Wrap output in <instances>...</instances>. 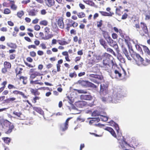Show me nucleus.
<instances>
[{
    "instance_id": "32",
    "label": "nucleus",
    "mask_w": 150,
    "mask_h": 150,
    "mask_svg": "<svg viewBox=\"0 0 150 150\" xmlns=\"http://www.w3.org/2000/svg\"><path fill=\"white\" fill-rule=\"evenodd\" d=\"M99 42L100 44L105 49L108 47L107 43L103 39H100L99 40Z\"/></svg>"
},
{
    "instance_id": "48",
    "label": "nucleus",
    "mask_w": 150,
    "mask_h": 150,
    "mask_svg": "<svg viewBox=\"0 0 150 150\" xmlns=\"http://www.w3.org/2000/svg\"><path fill=\"white\" fill-rule=\"evenodd\" d=\"M35 96L32 100V102L34 103H35L37 102V100H38L41 98L40 97L37 96Z\"/></svg>"
},
{
    "instance_id": "35",
    "label": "nucleus",
    "mask_w": 150,
    "mask_h": 150,
    "mask_svg": "<svg viewBox=\"0 0 150 150\" xmlns=\"http://www.w3.org/2000/svg\"><path fill=\"white\" fill-rule=\"evenodd\" d=\"M117 59L122 63H125L126 60L120 54H118L117 56Z\"/></svg>"
},
{
    "instance_id": "14",
    "label": "nucleus",
    "mask_w": 150,
    "mask_h": 150,
    "mask_svg": "<svg viewBox=\"0 0 150 150\" xmlns=\"http://www.w3.org/2000/svg\"><path fill=\"white\" fill-rule=\"evenodd\" d=\"M10 92H11V94H13L14 95L17 96L18 95H20L21 96L24 98L26 99L28 98L27 96L25 95L23 93L20 91L17 90H15L11 92V90L10 91Z\"/></svg>"
},
{
    "instance_id": "26",
    "label": "nucleus",
    "mask_w": 150,
    "mask_h": 150,
    "mask_svg": "<svg viewBox=\"0 0 150 150\" xmlns=\"http://www.w3.org/2000/svg\"><path fill=\"white\" fill-rule=\"evenodd\" d=\"M7 81L6 80L4 81L1 83V87L0 88V93L2 92L5 89L7 84Z\"/></svg>"
},
{
    "instance_id": "38",
    "label": "nucleus",
    "mask_w": 150,
    "mask_h": 150,
    "mask_svg": "<svg viewBox=\"0 0 150 150\" xmlns=\"http://www.w3.org/2000/svg\"><path fill=\"white\" fill-rule=\"evenodd\" d=\"M33 109L40 113V114H42L43 113V111L40 108H38L36 107H34L33 108Z\"/></svg>"
},
{
    "instance_id": "27",
    "label": "nucleus",
    "mask_w": 150,
    "mask_h": 150,
    "mask_svg": "<svg viewBox=\"0 0 150 150\" xmlns=\"http://www.w3.org/2000/svg\"><path fill=\"white\" fill-rule=\"evenodd\" d=\"M88 81L83 80H80L78 81L77 83L82 86H87Z\"/></svg>"
},
{
    "instance_id": "40",
    "label": "nucleus",
    "mask_w": 150,
    "mask_h": 150,
    "mask_svg": "<svg viewBox=\"0 0 150 150\" xmlns=\"http://www.w3.org/2000/svg\"><path fill=\"white\" fill-rule=\"evenodd\" d=\"M4 67L7 69H10L11 68V63L7 61H5L4 63Z\"/></svg>"
},
{
    "instance_id": "46",
    "label": "nucleus",
    "mask_w": 150,
    "mask_h": 150,
    "mask_svg": "<svg viewBox=\"0 0 150 150\" xmlns=\"http://www.w3.org/2000/svg\"><path fill=\"white\" fill-rule=\"evenodd\" d=\"M95 60L91 58L89 59L88 61V64L90 66H92L95 64Z\"/></svg>"
},
{
    "instance_id": "63",
    "label": "nucleus",
    "mask_w": 150,
    "mask_h": 150,
    "mask_svg": "<svg viewBox=\"0 0 150 150\" xmlns=\"http://www.w3.org/2000/svg\"><path fill=\"white\" fill-rule=\"evenodd\" d=\"M13 114L18 117H20L21 115H22V113L21 112H18L16 111L13 112Z\"/></svg>"
},
{
    "instance_id": "49",
    "label": "nucleus",
    "mask_w": 150,
    "mask_h": 150,
    "mask_svg": "<svg viewBox=\"0 0 150 150\" xmlns=\"http://www.w3.org/2000/svg\"><path fill=\"white\" fill-rule=\"evenodd\" d=\"M74 90L77 91L79 93H87V91L86 90H78L74 89Z\"/></svg>"
},
{
    "instance_id": "1",
    "label": "nucleus",
    "mask_w": 150,
    "mask_h": 150,
    "mask_svg": "<svg viewBox=\"0 0 150 150\" xmlns=\"http://www.w3.org/2000/svg\"><path fill=\"white\" fill-rule=\"evenodd\" d=\"M103 56V67L105 70L109 72L112 69H114L117 67V65L111 55L107 53H105Z\"/></svg>"
},
{
    "instance_id": "11",
    "label": "nucleus",
    "mask_w": 150,
    "mask_h": 150,
    "mask_svg": "<svg viewBox=\"0 0 150 150\" xmlns=\"http://www.w3.org/2000/svg\"><path fill=\"white\" fill-rule=\"evenodd\" d=\"M45 33V34H47V35H45V37H43V39L45 40H47L49 39L52 38L53 35L52 34H49L50 32V29L48 27H46L44 29Z\"/></svg>"
},
{
    "instance_id": "9",
    "label": "nucleus",
    "mask_w": 150,
    "mask_h": 150,
    "mask_svg": "<svg viewBox=\"0 0 150 150\" xmlns=\"http://www.w3.org/2000/svg\"><path fill=\"white\" fill-rule=\"evenodd\" d=\"M70 119L71 118H68L66 120L65 123L60 125V129L62 131H64L67 129L68 127L69 122Z\"/></svg>"
},
{
    "instance_id": "29",
    "label": "nucleus",
    "mask_w": 150,
    "mask_h": 150,
    "mask_svg": "<svg viewBox=\"0 0 150 150\" xmlns=\"http://www.w3.org/2000/svg\"><path fill=\"white\" fill-rule=\"evenodd\" d=\"M28 14L31 16H35L36 15L38 11L35 9H33L28 11Z\"/></svg>"
},
{
    "instance_id": "51",
    "label": "nucleus",
    "mask_w": 150,
    "mask_h": 150,
    "mask_svg": "<svg viewBox=\"0 0 150 150\" xmlns=\"http://www.w3.org/2000/svg\"><path fill=\"white\" fill-rule=\"evenodd\" d=\"M107 88V87L104 84H101L100 85V91L103 92Z\"/></svg>"
},
{
    "instance_id": "60",
    "label": "nucleus",
    "mask_w": 150,
    "mask_h": 150,
    "mask_svg": "<svg viewBox=\"0 0 150 150\" xmlns=\"http://www.w3.org/2000/svg\"><path fill=\"white\" fill-rule=\"evenodd\" d=\"M24 63L25 65L29 68H33L35 67V65H32L28 63L27 62H25Z\"/></svg>"
},
{
    "instance_id": "20",
    "label": "nucleus",
    "mask_w": 150,
    "mask_h": 150,
    "mask_svg": "<svg viewBox=\"0 0 150 150\" xmlns=\"http://www.w3.org/2000/svg\"><path fill=\"white\" fill-rule=\"evenodd\" d=\"M18 79L20 81H22L24 85L27 84L28 82V77L27 76H20Z\"/></svg>"
},
{
    "instance_id": "7",
    "label": "nucleus",
    "mask_w": 150,
    "mask_h": 150,
    "mask_svg": "<svg viewBox=\"0 0 150 150\" xmlns=\"http://www.w3.org/2000/svg\"><path fill=\"white\" fill-rule=\"evenodd\" d=\"M7 46L9 48L11 49L9 50L8 52L9 54L14 53L16 52V49L17 47V46L15 43L12 42H8L6 44Z\"/></svg>"
},
{
    "instance_id": "37",
    "label": "nucleus",
    "mask_w": 150,
    "mask_h": 150,
    "mask_svg": "<svg viewBox=\"0 0 150 150\" xmlns=\"http://www.w3.org/2000/svg\"><path fill=\"white\" fill-rule=\"evenodd\" d=\"M122 94L120 93H119L118 92L114 94L113 98L116 100H119L120 98L121 97Z\"/></svg>"
},
{
    "instance_id": "53",
    "label": "nucleus",
    "mask_w": 150,
    "mask_h": 150,
    "mask_svg": "<svg viewBox=\"0 0 150 150\" xmlns=\"http://www.w3.org/2000/svg\"><path fill=\"white\" fill-rule=\"evenodd\" d=\"M9 56V59L10 60H13L15 59L16 57V54L13 53H11Z\"/></svg>"
},
{
    "instance_id": "61",
    "label": "nucleus",
    "mask_w": 150,
    "mask_h": 150,
    "mask_svg": "<svg viewBox=\"0 0 150 150\" xmlns=\"http://www.w3.org/2000/svg\"><path fill=\"white\" fill-rule=\"evenodd\" d=\"M127 16H128L127 14L126 13H125L122 16V17H121V19L122 20L126 19L127 18Z\"/></svg>"
},
{
    "instance_id": "12",
    "label": "nucleus",
    "mask_w": 150,
    "mask_h": 150,
    "mask_svg": "<svg viewBox=\"0 0 150 150\" xmlns=\"http://www.w3.org/2000/svg\"><path fill=\"white\" fill-rule=\"evenodd\" d=\"M71 41V40L70 38H69L67 41L64 38H62L61 40H57V42L60 45H64L69 44Z\"/></svg>"
},
{
    "instance_id": "10",
    "label": "nucleus",
    "mask_w": 150,
    "mask_h": 150,
    "mask_svg": "<svg viewBox=\"0 0 150 150\" xmlns=\"http://www.w3.org/2000/svg\"><path fill=\"white\" fill-rule=\"evenodd\" d=\"M106 40L110 46L113 47L115 49H117L118 48V45L116 41H114L110 37L106 39Z\"/></svg>"
},
{
    "instance_id": "64",
    "label": "nucleus",
    "mask_w": 150,
    "mask_h": 150,
    "mask_svg": "<svg viewBox=\"0 0 150 150\" xmlns=\"http://www.w3.org/2000/svg\"><path fill=\"white\" fill-rule=\"evenodd\" d=\"M112 37L114 39H117L118 35L117 34L115 33H113L112 34Z\"/></svg>"
},
{
    "instance_id": "43",
    "label": "nucleus",
    "mask_w": 150,
    "mask_h": 150,
    "mask_svg": "<svg viewBox=\"0 0 150 150\" xmlns=\"http://www.w3.org/2000/svg\"><path fill=\"white\" fill-rule=\"evenodd\" d=\"M24 13L23 11H21L18 12L16 15L17 16L20 18H21L24 15Z\"/></svg>"
},
{
    "instance_id": "30",
    "label": "nucleus",
    "mask_w": 150,
    "mask_h": 150,
    "mask_svg": "<svg viewBox=\"0 0 150 150\" xmlns=\"http://www.w3.org/2000/svg\"><path fill=\"white\" fill-rule=\"evenodd\" d=\"M99 12L102 15L104 16H112L114 14L113 13L110 12L109 13L104 11H99Z\"/></svg>"
},
{
    "instance_id": "19",
    "label": "nucleus",
    "mask_w": 150,
    "mask_h": 150,
    "mask_svg": "<svg viewBox=\"0 0 150 150\" xmlns=\"http://www.w3.org/2000/svg\"><path fill=\"white\" fill-rule=\"evenodd\" d=\"M14 126L13 125H11L10 126L7 127L3 129L5 133L6 134H9L14 129Z\"/></svg>"
},
{
    "instance_id": "42",
    "label": "nucleus",
    "mask_w": 150,
    "mask_h": 150,
    "mask_svg": "<svg viewBox=\"0 0 150 150\" xmlns=\"http://www.w3.org/2000/svg\"><path fill=\"white\" fill-rule=\"evenodd\" d=\"M120 146L122 148H125V145L127 144V142L125 141V139H124L122 141H121V142H120Z\"/></svg>"
},
{
    "instance_id": "55",
    "label": "nucleus",
    "mask_w": 150,
    "mask_h": 150,
    "mask_svg": "<svg viewBox=\"0 0 150 150\" xmlns=\"http://www.w3.org/2000/svg\"><path fill=\"white\" fill-rule=\"evenodd\" d=\"M40 25H42L44 26H46L48 24V22L46 20H43L41 21L40 22Z\"/></svg>"
},
{
    "instance_id": "18",
    "label": "nucleus",
    "mask_w": 150,
    "mask_h": 150,
    "mask_svg": "<svg viewBox=\"0 0 150 150\" xmlns=\"http://www.w3.org/2000/svg\"><path fill=\"white\" fill-rule=\"evenodd\" d=\"M122 50L123 53L125 54V56H126V57L127 59L128 60L131 61L132 59L131 58L130 56L129 53L127 49L125 47H124L123 45L122 46Z\"/></svg>"
},
{
    "instance_id": "57",
    "label": "nucleus",
    "mask_w": 150,
    "mask_h": 150,
    "mask_svg": "<svg viewBox=\"0 0 150 150\" xmlns=\"http://www.w3.org/2000/svg\"><path fill=\"white\" fill-rule=\"evenodd\" d=\"M3 6L4 7H9L10 6V1H9L8 2H5L2 4Z\"/></svg>"
},
{
    "instance_id": "22",
    "label": "nucleus",
    "mask_w": 150,
    "mask_h": 150,
    "mask_svg": "<svg viewBox=\"0 0 150 150\" xmlns=\"http://www.w3.org/2000/svg\"><path fill=\"white\" fill-rule=\"evenodd\" d=\"M81 99L86 100H91L93 99L92 97L89 95H81Z\"/></svg>"
},
{
    "instance_id": "13",
    "label": "nucleus",
    "mask_w": 150,
    "mask_h": 150,
    "mask_svg": "<svg viewBox=\"0 0 150 150\" xmlns=\"http://www.w3.org/2000/svg\"><path fill=\"white\" fill-rule=\"evenodd\" d=\"M59 3H60L62 0H56ZM46 5L49 7H51L54 5L55 1L54 0H45Z\"/></svg>"
},
{
    "instance_id": "45",
    "label": "nucleus",
    "mask_w": 150,
    "mask_h": 150,
    "mask_svg": "<svg viewBox=\"0 0 150 150\" xmlns=\"http://www.w3.org/2000/svg\"><path fill=\"white\" fill-rule=\"evenodd\" d=\"M105 49L106 50V51L110 53L111 54H112L113 55L115 56L116 54L113 51V50L111 48L108 47H107Z\"/></svg>"
},
{
    "instance_id": "23",
    "label": "nucleus",
    "mask_w": 150,
    "mask_h": 150,
    "mask_svg": "<svg viewBox=\"0 0 150 150\" xmlns=\"http://www.w3.org/2000/svg\"><path fill=\"white\" fill-rule=\"evenodd\" d=\"M125 41L126 42L128 48L132 51H133V50L132 49L133 45H132V43H133V44L135 45V44H136L135 43L134 41L132 40H130L129 42H128L126 39L125 40Z\"/></svg>"
},
{
    "instance_id": "47",
    "label": "nucleus",
    "mask_w": 150,
    "mask_h": 150,
    "mask_svg": "<svg viewBox=\"0 0 150 150\" xmlns=\"http://www.w3.org/2000/svg\"><path fill=\"white\" fill-rule=\"evenodd\" d=\"M87 86L95 89L97 87V86L96 85L93 83L89 81L88 82Z\"/></svg>"
},
{
    "instance_id": "56",
    "label": "nucleus",
    "mask_w": 150,
    "mask_h": 150,
    "mask_svg": "<svg viewBox=\"0 0 150 150\" xmlns=\"http://www.w3.org/2000/svg\"><path fill=\"white\" fill-rule=\"evenodd\" d=\"M69 76L71 78L76 77L77 76V74L75 71L73 73H70L69 74Z\"/></svg>"
},
{
    "instance_id": "5",
    "label": "nucleus",
    "mask_w": 150,
    "mask_h": 150,
    "mask_svg": "<svg viewBox=\"0 0 150 150\" xmlns=\"http://www.w3.org/2000/svg\"><path fill=\"white\" fill-rule=\"evenodd\" d=\"M89 77L91 81L98 85L100 83L101 81L103 79V77L101 74H90Z\"/></svg>"
},
{
    "instance_id": "24",
    "label": "nucleus",
    "mask_w": 150,
    "mask_h": 150,
    "mask_svg": "<svg viewBox=\"0 0 150 150\" xmlns=\"http://www.w3.org/2000/svg\"><path fill=\"white\" fill-rule=\"evenodd\" d=\"M113 29L115 32L117 33H119L121 36L122 38H124V33L122 30L120 29H119L115 27H114Z\"/></svg>"
},
{
    "instance_id": "52",
    "label": "nucleus",
    "mask_w": 150,
    "mask_h": 150,
    "mask_svg": "<svg viewBox=\"0 0 150 150\" xmlns=\"http://www.w3.org/2000/svg\"><path fill=\"white\" fill-rule=\"evenodd\" d=\"M7 88L9 90L15 89L16 88V87L14 85L11 84H8L7 86Z\"/></svg>"
},
{
    "instance_id": "15",
    "label": "nucleus",
    "mask_w": 150,
    "mask_h": 150,
    "mask_svg": "<svg viewBox=\"0 0 150 150\" xmlns=\"http://www.w3.org/2000/svg\"><path fill=\"white\" fill-rule=\"evenodd\" d=\"M59 27L63 29L64 27V24L63 22V18L62 17H59L57 21Z\"/></svg>"
},
{
    "instance_id": "25",
    "label": "nucleus",
    "mask_w": 150,
    "mask_h": 150,
    "mask_svg": "<svg viewBox=\"0 0 150 150\" xmlns=\"http://www.w3.org/2000/svg\"><path fill=\"white\" fill-rule=\"evenodd\" d=\"M23 70V69L21 67L19 66H17L15 69V72L16 76L21 75L22 73V71Z\"/></svg>"
},
{
    "instance_id": "3",
    "label": "nucleus",
    "mask_w": 150,
    "mask_h": 150,
    "mask_svg": "<svg viewBox=\"0 0 150 150\" xmlns=\"http://www.w3.org/2000/svg\"><path fill=\"white\" fill-rule=\"evenodd\" d=\"M137 22L135 24V27L136 28L140 29L139 32L140 34L142 36H145L146 35H149V33L146 24L144 23H140L141 27H140L138 20H137Z\"/></svg>"
},
{
    "instance_id": "2",
    "label": "nucleus",
    "mask_w": 150,
    "mask_h": 150,
    "mask_svg": "<svg viewBox=\"0 0 150 150\" xmlns=\"http://www.w3.org/2000/svg\"><path fill=\"white\" fill-rule=\"evenodd\" d=\"M35 69H31L29 70L30 80V84L34 85L38 84L39 80L33 81V80L37 76H40L43 74L38 71H35Z\"/></svg>"
},
{
    "instance_id": "21",
    "label": "nucleus",
    "mask_w": 150,
    "mask_h": 150,
    "mask_svg": "<svg viewBox=\"0 0 150 150\" xmlns=\"http://www.w3.org/2000/svg\"><path fill=\"white\" fill-rule=\"evenodd\" d=\"M10 1V7L11 9L13 11H16L17 9V6L15 4V2L14 0H7Z\"/></svg>"
},
{
    "instance_id": "44",
    "label": "nucleus",
    "mask_w": 150,
    "mask_h": 150,
    "mask_svg": "<svg viewBox=\"0 0 150 150\" xmlns=\"http://www.w3.org/2000/svg\"><path fill=\"white\" fill-rule=\"evenodd\" d=\"M77 16L79 18H82L85 17L86 14L83 12H81L78 13Z\"/></svg>"
},
{
    "instance_id": "4",
    "label": "nucleus",
    "mask_w": 150,
    "mask_h": 150,
    "mask_svg": "<svg viewBox=\"0 0 150 150\" xmlns=\"http://www.w3.org/2000/svg\"><path fill=\"white\" fill-rule=\"evenodd\" d=\"M130 54L131 57L134 60L136 64L137 65L139 66H146L147 65L145 63L144 59L139 54L133 52Z\"/></svg>"
},
{
    "instance_id": "33",
    "label": "nucleus",
    "mask_w": 150,
    "mask_h": 150,
    "mask_svg": "<svg viewBox=\"0 0 150 150\" xmlns=\"http://www.w3.org/2000/svg\"><path fill=\"white\" fill-rule=\"evenodd\" d=\"M101 31H102V34L103 37L106 40L110 37L109 33L108 32L103 30H101Z\"/></svg>"
},
{
    "instance_id": "50",
    "label": "nucleus",
    "mask_w": 150,
    "mask_h": 150,
    "mask_svg": "<svg viewBox=\"0 0 150 150\" xmlns=\"http://www.w3.org/2000/svg\"><path fill=\"white\" fill-rule=\"evenodd\" d=\"M3 13L5 14H8L11 13V11L9 8H6L4 9Z\"/></svg>"
},
{
    "instance_id": "31",
    "label": "nucleus",
    "mask_w": 150,
    "mask_h": 150,
    "mask_svg": "<svg viewBox=\"0 0 150 150\" xmlns=\"http://www.w3.org/2000/svg\"><path fill=\"white\" fill-rule=\"evenodd\" d=\"M30 92L31 93L35 96L39 95L40 93L38 91L37 89H35L33 88H30Z\"/></svg>"
},
{
    "instance_id": "28",
    "label": "nucleus",
    "mask_w": 150,
    "mask_h": 150,
    "mask_svg": "<svg viewBox=\"0 0 150 150\" xmlns=\"http://www.w3.org/2000/svg\"><path fill=\"white\" fill-rule=\"evenodd\" d=\"M142 48L143 49V51H144V53L147 55H150V50L146 46L144 45H142Z\"/></svg>"
},
{
    "instance_id": "39",
    "label": "nucleus",
    "mask_w": 150,
    "mask_h": 150,
    "mask_svg": "<svg viewBox=\"0 0 150 150\" xmlns=\"http://www.w3.org/2000/svg\"><path fill=\"white\" fill-rule=\"evenodd\" d=\"M2 139L5 143L8 145L9 144L11 140V138L8 137H3Z\"/></svg>"
},
{
    "instance_id": "6",
    "label": "nucleus",
    "mask_w": 150,
    "mask_h": 150,
    "mask_svg": "<svg viewBox=\"0 0 150 150\" xmlns=\"http://www.w3.org/2000/svg\"><path fill=\"white\" fill-rule=\"evenodd\" d=\"M122 74H123L124 76L127 74L126 72L123 69L122 70L115 69L113 72L111 73L110 76L112 79L119 78L122 76Z\"/></svg>"
},
{
    "instance_id": "36",
    "label": "nucleus",
    "mask_w": 150,
    "mask_h": 150,
    "mask_svg": "<svg viewBox=\"0 0 150 150\" xmlns=\"http://www.w3.org/2000/svg\"><path fill=\"white\" fill-rule=\"evenodd\" d=\"M103 21L102 20H100L97 22V27L98 28H99L101 30H103L102 28L101 27L103 25Z\"/></svg>"
},
{
    "instance_id": "34",
    "label": "nucleus",
    "mask_w": 150,
    "mask_h": 150,
    "mask_svg": "<svg viewBox=\"0 0 150 150\" xmlns=\"http://www.w3.org/2000/svg\"><path fill=\"white\" fill-rule=\"evenodd\" d=\"M122 7L120 6L119 8H117L116 9L115 13L119 16H121L123 13V11L122 10Z\"/></svg>"
},
{
    "instance_id": "17",
    "label": "nucleus",
    "mask_w": 150,
    "mask_h": 150,
    "mask_svg": "<svg viewBox=\"0 0 150 150\" xmlns=\"http://www.w3.org/2000/svg\"><path fill=\"white\" fill-rule=\"evenodd\" d=\"M35 45H29L27 46L28 48L30 49L31 48H33V49H36L37 48V46H38L40 44V41L37 40H36L34 41Z\"/></svg>"
},
{
    "instance_id": "54",
    "label": "nucleus",
    "mask_w": 150,
    "mask_h": 150,
    "mask_svg": "<svg viewBox=\"0 0 150 150\" xmlns=\"http://www.w3.org/2000/svg\"><path fill=\"white\" fill-rule=\"evenodd\" d=\"M29 55L32 57H35L36 56V52L34 51H30L29 52Z\"/></svg>"
},
{
    "instance_id": "59",
    "label": "nucleus",
    "mask_w": 150,
    "mask_h": 150,
    "mask_svg": "<svg viewBox=\"0 0 150 150\" xmlns=\"http://www.w3.org/2000/svg\"><path fill=\"white\" fill-rule=\"evenodd\" d=\"M150 19V12L148 11L146 14L145 15V19L146 20Z\"/></svg>"
},
{
    "instance_id": "58",
    "label": "nucleus",
    "mask_w": 150,
    "mask_h": 150,
    "mask_svg": "<svg viewBox=\"0 0 150 150\" xmlns=\"http://www.w3.org/2000/svg\"><path fill=\"white\" fill-rule=\"evenodd\" d=\"M113 122L114 123V124H113L114 126V127H115L116 130L117 131V132H118L119 130V126H118V125L117 124H116L115 122Z\"/></svg>"
},
{
    "instance_id": "62",
    "label": "nucleus",
    "mask_w": 150,
    "mask_h": 150,
    "mask_svg": "<svg viewBox=\"0 0 150 150\" xmlns=\"http://www.w3.org/2000/svg\"><path fill=\"white\" fill-rule=\"evenodd\" d=\"M34 28L35 30L38 31L40 30V27L39 25H36L34 26Z\"/></svg>"
},
{
    "instance_id": "8",
    "label": "nucleus",
    "mask_w": 150,
    "mask_h": 150,
    "mask_svg": "<svg viewBox=\"0 0 150 150\" xmlns=\"http://www.w3.org/2000/svg\"><path fill=\"white\" fill-rule=\"evenodd\" d=\"M68 23L66 24L67 27L66 28V29L68 31H69L70 29V28L71 27L74 28H76L78 25V23H77L73 21L71 19H69Z\"/></svg>"
},
{
    "instance_id": "41",
    "label": "nucleus",
    "mask_w": 150,
    "mask_h": 150,
    "mask_svg": "<svg viewBox=\"0 0 150 150\" xmlns=\"http://www.w3.org/2000/svg\"><path fill=\"white\" fill-rule=\"evenodd\" d=\"M16 100V98L15 97H10L9 98L6 100H5V101L6 103H9L10 102H12L13 101H15Z\"/></svg>"
},
{
    "instance_id": "16",
    "label": "nucleus",
    "mask_w": 150,
    "mask_h": 150,
    "mask_svg": "<svg viewBox=\"0 0 150 150\" xmlns=\"http://www.w3.org/2000/svg\"><path fill=\"white\" fill-rule=\"evenodd\" d=\"M13 124L7 120H4L1 123V125L3 129L7 127L10 126L11 125H13Z\"/></svg>"
}]
</instances>
